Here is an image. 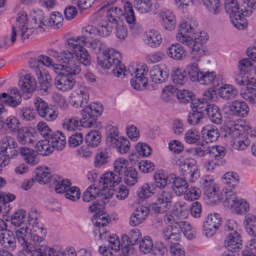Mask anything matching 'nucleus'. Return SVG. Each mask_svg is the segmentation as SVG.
<instances>
[{
  "mask_svg": "<svg viewBox=\"0 0 256 256\" xmlns=\"http://www.w3.org/2000/svg\"><path fill=\"white\" fill-rule=\"evenodd\" d=\"M31 26H30L26 12H22L18 14L16 26H12L9 38L12 44L15 42L17 33L21 40H24L28 38L36 29L42 28L43 26L46 25V20L44 14L41 10H34L31 15Z\"/></svg>",
  "mask_w": 256,
  "mask_h": 256,
  "instance_id": "1",
  "label": "nucleus"
},
{
  "mask_svg": "<svg viewBox=\"0 0 256 256\" xmlns=\"http://www.w3.org/2000/svg\"><path fill=\"white\" fill-rule=\"evenodd\" d=\"M120 54L113 48L104 50L102 57L97 58L98 64L104 68L111 69L113 74L122 78L127 76L128 72L122 64Z\"/></svg>",
  "mask_w": 256,
  "mask_h": 256,
  "instance_id": "2",
  "label": "nucleus"
},
{
  "mask_svg": "<svg viewBox=\"0 0 256 256\" xmlns=\"http://www.w3.org/2000/svg\"><path fill=\"white\" fill-rule=\"evenodd\" d=\"M225 9L230 16V21L234 26L238 30H243L246 27V22L244 16L251 15L252 11L245 8V6H240L236 0H224Z\"/></svg>",
  "mask_w": 256,
  "mask_h": 256,
  "instance_id": "3",
  "label": "nucleus"
},
{
  "mask_svg": "<svg viewBox=\"0 0 256 256\" xmlns=\"http://www.w3.org/2000/svg\"><path fill=\"white\" fill-rule=\"evenodd\" d=\"M208 40V35L204 31L194 34V38L190 37L185 38L182 35L178 36V41L192 49V58L196 62L200 61V56L204 52V44Z\"/></svg>",
  "mask_w": 256,
  "mask_h": 256,
  "instance_id": "4",
  "label": "nucleus"
},
{
  "mask_svg": "<svg viewBox=\"0 0 256 256\" xmlns=\"http://www.w3.org/2000/svg\"><path fill=\"white\" fill-rule=\"evenodd\" d=\"M164 220L167 225L162 230L164 240L170 244L178 242L180 240L182 234L178 225L174 224L177 222V216L174 214H166L164 216Z\"/></svg>",
  "mask_w": 256,
  "mask_h": 256,
  "instance_id": "5",
  "label": "nucleus"
},
{
  "mask_svg": "<svg viewBox=\"0 0 256 256\" xmlns=\"http://www.w3.org/2000/svg\"><path fill=\"white\" fill-rule=\"evenodd\" d=\"M174 197L171 188L162 190L156 195V201L151 204L152 210L156 213H164L169 210Z\"/></svg>",
  "mask_w": 256,
  "mask_h": 256,
  "instance_id": "6",
  "label": "nucleus"
},
{
  "mask_svg": "<svg viewBox=\"0 0 256 256\" xmlns=\"http://www.w3.org/2000/svg\"><path fill=\"white\" fill-rule=\"evenodd\" d=\"M46 248L45 238L30 236V242L22 250L26 256H45Z\"/></svg>",
  "mask_w": 256,
  "mask_h": 256,
  "instance_id": "7",
  "label": "nucleus"
},
{
  "mask_svg": "<svg viewBox=\"0 0 256 256\" xmlns=\"http://www.w3.org/2000/svg\"><path fill=\"white\" fill-rule=\"evenodd\" d=\"M38 133L44 138H47L54 149L62 150L66 146V136L60 130H53L52 129H38Z\"/></svg>",
  "mask_w": 256,
  "mask_h": 256,
  "instance_id": "8",
  "label": "nucleus"
},
{
  "mask_svg": "<svg viewBox=\"0 0 256 256\" xmlns=\"http://www.w3.org/2000/svg\"><path fill=\"white\" fill-rule=\"evenodd\" d=\"M222 136L232 140V148L238 150L246 149L250 144V140L240 129H223Z\"/></svg>",
  "mask_w": 256,
  "mask_h": 256,
  "instance_id": "9",
  "label": "nucleus"
},
{
  "mask_svg": "<svg viewBox=\"0 0 256 256\" xmlns=\"http://www.w3.org/2000/svg\"><path fill=\"white\" fill-rule=\"evenodd\" d=\"M200 183L205 196L211 203L216 204L220 201L221 198L220 192L212 176H208L203 177Z\"/></svg>",
  "mask_w": 256,
  "mask_h": 256,
  "instance_id": "10",
  "label": "nucleus"
},
{
  "mask_svg": "<svg viewBox=\"0 0 256 256\" xmlns=\"http://www.w3.org/2000/svg\"><path fill=\"white\" fill-rule=\"evenodd\" d=\"M103 112L102 106L100 103L94 102L89 104L82 110V114L84 117V120H93L92 128H98L102 126V122L98 121L96 118L101 115Z\"/></svg>",
  "mask_w": 256,
  "mask_h": 256,
  "instance_id": "11",
  "label": "nucleus"
},
{
  "mask_svg": "<svg viewBox=\"0 0 256 256\" xmlns=\"http://www.w3.org/2000/svg\"><path fill=\"white\" fill-rule=\"evenodd\" d=\"M40 214L36 210H32L28 213V224L32 226V230H30V236L45 238L46 230L45 227L40 224Z\"/></svg>",
  "mask_w": 256,
  "mask_h": 256,
  "instance_id": "12",
  "label": "nucleus"
},
{
  "mask_svg": "<svg viewBox=\"0 0 256 256\" xmlns=\"http://www.w3.org/2000/svg\"><path fill=\"white\" fill-rule=\"evenodd\" d=\"M68 45L74 52L77 53L78 62L84 66H88L91 64V58L87 50L78 41L72 38L67 40Z\"/></svg>",
  "mask_w": 256,
  "mask_h": 256,
  "instance_id": "13",
  "label": "nucleus"
},
{
  "mask_svg": "<svg viewBox=\"0 0 256 256\" xmlns=\"http://www.w3.org/2000/svg\"><path fill=\"white\" fill-rule=\"evenodd\" d=\"M89 94L86 88L80 86L69 97V102L75 108L84 107L88 102Z\"/></svg>",
  "mask_w": 256,
  "mask_h": 256,
  "instance_id": "14",
  "label": "nucleus"
},
{
  "mask_svg": "<svg viewBox=\"0 0 256 256\" xmlns=\"http://www.w3.org/2000/svg\"><path fill=\"white\" fill-rule=\"evenodd\" d=\"M222 218L217 213L208 215L204 222L203 230L207 237L212 236L221 225Z\"/></svg>",
  "mask_w": 256,
  "mask_h": 256,
  "instance_id": "15",
  "label": "nucleus"
},
{
  "mask_svg": "<svg viewBox=\"0 0 256 256\" xmlns=\"http://www.w3.org/2000/svg\"><path fill=\"white\" fill-rule=\"evenodd\" d=\"M35 108L38 114L46 120L50 121L55 120L58 116L56 110L48 106L47 103L40 98H36L34 102Z\"/></svg>",
  "mask_w": 256,
  "mask_h": 256,
  "instance_id": "16",
  "label": "nucleus"
},
{
  "mask_svg": "<svg viewBox=\"0 0 256 256\" xmlns=\"http://www.w3.org/2000/svg\"><path fill=\"white\" fill-rule=\"evenodd\" d=\"M16 142L10 136H4L0 140V152L9 158H14L18 154Z\"/></svg>",
  "mask_w": 256,
  "mask_h": 256,
  "instance_id": "17",
  "label": "nucleus"
},
{
  "mask_svg": "<svg viewBox=\"0 0 256 256\" xmlns=\"http://www.w3.org/2000/svg\"><path fill=\"white\" fill-rule=\"evenodd\" d=\"M54 84L57 90L66 92L73 88L75 84V80L70 74L62 73L55 78Z\"/></svg>",
  "mask_w": 256,
  "mask_h": 256,
  "instance_id": "18",
  "label": "nucleus"
},
{
  "mask_svg": "<svg viewBox=\"0 0 256 256\" xmlns=\"http://www.w3.org/2000/svg\"><path fill=\"white\" fill-rule=\"evenodd\" d=\"M0 102L14 108L20 104L22 98L18 90L12 88L8 93L3 92L0 94Z\"/></svg>",
  "mask_w": 256,
  "mask_h": 256,
  "instance_id": "19",
  "label": "nucleus"
},
{
  "mask_svg": "<svg viewBox=\"0 0 256 256\" xmlns=\"http://www.w3.org/2000/svg\"><path fill=\"white\" fill-rule=\"evenodd\" d=\"M74 38L96 54L100 53L106 48L104 44L97 38L90 40L86 36H79Z\"/></svg>",
  "mask_w": 256,
  "mask_h": 256,
  "instance_id": "20",
  "label": "nucleus"
},
{
  "mask_svg": "<svg viewBox=\"0 0 256 256\" xmlns=\"http://www.w3.org/2000/svg\"><path fill=\"white\" fill-rule=\"evenodd\" d=\"M93 120H84V117L80 119L78 116L68 117L64 120L62 126L64 128H76L80 126L84 128H90Z\"/></svg>",
  "mask_w": 256,
  "mask_h": 256,
  "instance_id": "21",
  "label": "nucleus"
},
{
  "mask_svg": "<svg viewBox=\"0 0 256 256\" xmlns=\"http://www.w3.org/2000/svg\"><path fill=\"white\" fill-rule=\"evenodd\" d=\"M242 242L239 232H228L224 240V246L228 251L236 252L240 248Z\"/></svg>",
  "mask_w": 256,
  "mask_h": 256,
  "instance_id": "22",
  "label": "nucleus"
},
{
  "mask_svg": "<svg viewBox=\"0 0 256 256\" xmlns=\"http://www.w3.org/2000/svg\"><path fill=\"white\" fill-rule=\"evenodd\" d=\"M124 8L128 14L126 17V21L129 24V27L133 34H137L142 30L141 26L136 22V18L132 8V6L129 2H124Z\"/></svg>",
  "mask_w": 256,
  "mask_h": 256,
  "instance_id": "23",
  "label": "nucleus"
},
{
  "mask_svg": "<svg viewBox=\"0 0 256 256\" xmlns=\"http://www.w3.org/2000/svg\"><path fill=\"white\" fill-rule=\"evenodd\" d=\"M18 154H20L24 161L30 166H36L40 162V158L38 154L33 149L26 146H22L18 150Z\"/></svg>",
  "mask_w": 256,
  "mask_h": 256,
  "instance_id": "24",
  "label": "nucleus"
},
{
  "mask_svg": "<svg viewBox=\"0 0 256 256\" xmlns=\"http://www.w3.org/2000/svg\"><path fill=\"white\" fill-rule=\"evenodd\" d=\"M122 178L114 172H106L100 177L99 182L102 184L103 188H108L118 185Z\"/></svg>",
  "mask_w": 256,
  "mask_h": 256,
  "instance_id": "25",
  "label": "nucleus"
},
{
  "mask_svg": "<svg viewBox=\"0 0 256 256\" xmlns=\"http://www.w3.org/2000/svg\"><path fill=\"white\" fill-rule=\"evenodd\" d=\"M36 74L39 80V90L40 93L44 94L50 92L52 80L50 74L44 72H42L40 70H36Z\"/></svg>",
  "mask_w": 256,
  "mask_h": 256,
  "instance_id": "26",
  "label": "nucleus"
},
{
  "mask_svg": "<svg viewBox=\"0 0 256 256\" xmlns=\"http://www.w3.org/2000/svg\"><path fill=\"white\" fill-rule=\"evenodd\" d=\"M148 214V208L144 206L137 208L130 218L129 224L131 226H136L142 223Z\"/></svg>",
  "mask_w": 256,
  "mask_h": 256,
  "instance_id": "27",
  "label": "nucleus"
},
{
  "mask_svg": "<svg viewBox=\"0 0 256 256\" xmlns=\"http://www.w3.org/2000/svg\"><path fill=\"white\" fill-rule=\"evenodd\" d=\"M40 134L38 130L36 132H33L30 129H18L17 131V139L22 144H33L36 135Z\"/></svg>",
  "mask_w": 256,
  "mask_h": 256,
  "instance_id": "28",
  "label": "nucleus"
},
{
  "mask_svg": "<svg viewBox=\"0 0 256 256\" xmlns=\"http://www.w3.org/2000/svg\"><path fill=\"white\" fill-rule=\"evenodd\" d=\"M36 180L40 183L46 184L51 182L52 180L50 168L46 166H40L34 172Z\"/></svg>",
  "mask_w": 256,
  "mask_h": 256,
  "instance_id": "29",
  "label": "nucleus"
},
{
  "mask_svg": "<svg viewBox=\"0 0 256 256\" xmlns=\"http://www.w3.org/2000/svg\"><path fill=\"white\" fill-rule=\"evenodd\" d=\"M123 8V10L118 7L109 8L106 14V18L108 22L116 25L118 20L120 19L122 17H124L126 20V17L128 14L126 12L124 4Z\"/></svg>",
  "mask_w": 256,
  "mask_h": 256,
  "instance_id": "30",
  "label": "nucleus"
},
{
  "mask_svg": "<svg viewBox=\"0 0 256 256\" xmlns=\"http://www.w3.org/2000/svg\"><path fill=\"white\" fill-rule=\"evenodd\" d=\"M162 19V25L164 28L168 30L174 29L176 25L175 18L174 14L170 11H162L160 13Z\"/></svg>",
  "mask_w": 256,
  "mask_h": 256,
  "instance_id": "31",
  "label": "nucleus"
},
{
  "mask_svg": "<svg viewBox=\"0 0 256 256\" xmlns=\"http://www.w3.org/2000/svg\"><path fill=\"white\" fill-rule=\"evenodd\" d=\"M167 54L170 58L176 60H181L186 56L184 47L180 44H172L168 48Z\"/></svg>",
  "mask_w": 256,
  "mask_h": 256,
  "instance_id": "32",
  "label": "nucleus"
},
{
  "mask_svg": "<svg viewBox=\"0 0 256 256\" xmlns=\"http://www.w3.org/2000/svg\"><path fill=\"white\" fill-rule=\"evenodd\" d=\"M238 92L233 86L226 84L221 86L218 90L219 96L224 100H229L234 98Z\"/></svg>",
  "mask_w": 256,
  "mask_h": 256,
  "instance_id": "33",
  "label": "nucleus"
},
{
  "mask_svg": "<svg viewBox=\"0 0 256 256\" xmlns=\"http://www.w3.org/2000/svg\"><path fill=\"white\" fill-rule=\"evenodd\" d=\"M150 77L154 83H162L166 81L168 77V72L158 66H154L150 70Z\"/></svg>",
  "mask_w": 256,
  "mask_h": 256,
  "instance_id": "34",
  "label": "nucleus"
},
{
  "mask_svg": "<svg viewBox=\"0 0 256 256\" xmlns=\"http://www.w3.org/2000/svg\"><path fill=\"white\" fill-rule=\"evenodd\" d=\"M36 79L30 74H28L22 76L19 82L21 89L24 92H30L36 88Z\"/></svg>",
  "mask_w": 256,
  "mask_h": 256,
  "instance_id": "35",
  "label": "nucleus"
},
{
  "mask_svg": "<svg viewBox=\"0 0 256 256\" xmlns=\"http://www.w3.org/2000/svg\"><path fill=\"white\" fill-rule=\"evenodd\" d=\"M36 151L38 155L47 156L52 154L54 149L47 138L36 142L35 146Z\"/></svg>",
  "mask_w": 256,
  "mask_h": 256,
  "instance_id": "36",
  "label": "nucleus"
},
{
  "mask_svg": "<svg viewBox=\"0 0 256 256\" xmlns=\"http://www.w3.org/2000/svg\"><path fill=\"white\" fill-rule=\"evenodd\" d=\"M0 244L6 248L14 249L16 246V238L12 231L6 230L1 232Z\"/></svg>",
  "mask_w": 256,
  "mask_h": 256,
  "instance_id": "37",
  "label": "nucleus"
},
{
  "mask_svg": "<svg viewBox=\"0 0 256 256\" xmlns=\"http://www.w3.org/2000/svg\"><path fill=\"white\" fill-rule=\"evenodd\" d=\"M206 114L212 123L216 124H220L222 120V116L218 106L214 104H209L208 106L204 108Z\"/></svg>",
  "mask_w": 256,
  "mask_h": 256,
  "instance_id": "38",
  "label": "nucleus"
},
{
  "mask_svg": "<svg viewBox=\"0 0 256 256\" xmlns=\"http://www.w3.org/2000/svg\"><path fill=\"white\" fill-rule=\"evenodd\" d=\"M188 186V184L184 178L176 176L172 182V190L178 196L184 194L186 192Z\"/></svg>",
  "mask_w": 256,
  "mask_h": 256,
  "instance_id": "39",
  "label": "nucleus"
},
{
  "mask_svg": "<svg viewBox=\"0 0 256 256\" xmlns=\"http://www.w3.org/2000/svg\"><path fill=\"white\" fill-rule=\"evenodd\" d=\"M102 135L96 130H93L88 132L85 136L86 144L90 147L97 146L101 142Z\"/></svg>",
  "mask_w": 256,
  "mask_h": 256,
  "instance_id": "40",
  "label": "nucleus"
},
{
  "mask_svg": "<svg viewBox=\"0 0 256 256\" xmlns=\"http://www.w3.org/2000/svg\"><path fill=\"white\" fill-rule=\"evenodd\" d=\"M231 110L236 115L240 116H247L249 112V108L246 104L244 101L238 100L232 102Z\"/></svg>",
  "mask_w": 256,
  "mask_h": 256,
  "instance_id": "41",
  "label": "nucleus"
},
{
  "mask_svg": "<svg viewBox=\"0 0 256 256\" xmlns=\"http://www.w3.org/2000/svg\"><path fill=\"white\" fill-rule=\"evenodd\" d=\"M154 180L156 186L161 190H164L168 184V176L165 171L158 170L155 172Z\"/></svg>",
  "mask_w": 256,
  "mask_h": 256,
  "instance_id": "42",
  "label": "nucleus"
},
{
  "mask_svg": "<svg viewBox=\"0 0 256 256\" xmlns=\"http://www.w3.org/2000/svg\"><path fill=\"white\" fill-rule=\"evenodd\" d=\"M196 62H191L186 68L185 71L189 79L193 82H198L200 71L198 68V64Z\"/></svg>",
  "mask_w": 256,
  "mask_h": 256,
  "instance_id": "43",
  "label": "nucleus"
},
{
  "mask_svg": "<svg viewBox=\"0 0 256 256\" xmlns=\"http://www.w3.org/2000/svg\"><path fill=\"white\" fill-rule=\"evenodd\" d=\"M174 224L178 225L180 232H182L188 239L192 240L194 238L195 231L189 222L181 221L177 217V222H175Z\"/></svg>",
  "mask_w": 256,
  "mask_h": 256,
  "instance_id": "44",
  "label": "nucleus"
},
{
  "mask_svg": "<svg viewBox=\"0 0 256 256\" xmlns=\"http://www.w3.org/2000/svg\"><path fill=\"white\" fill-rule=\"evenodd\" d=\"M207 10L214 15L218 14L222 10L220 0H202Z\"/></svg>",
  "mask_w": 256,
  "mask_h": 256,
  "instance_id": "45",
  "label": "nucleus"
},
{
  "mask_svg": "<svg viewBox=\"0 0 256 256\" xmlns=\"http://www.w3.org/2000/svg\"><path fill=\"white\" fill-rule=\"evenodd\" d=\"M111 153L110 149L109 148L102 150L96 156L94 162V166L96 168H100L108 162Z\"/></svg>",
  "mask_w": 256,
  "mask_h": 256,
  "instance_id": "46",
  "label": "nucleus"
},
{
  "mask_svg": "<svg viewBox=\"0 0 256 256\" xmlns=\"http://www.w3.org/2000/svg\"><path fill=\"white\" fill-rule=\"evenodd\" d=\"M162 37L159 32L154 30H150L146 34L145 42L146 44L150 47H156L162 42Z\"/></svg>",
  "mask_w": 256,
  "mask_h": 256,
  "instance_id": "47",
  "label": "nucleus"
},
{
  "mask_svg": "<svg viewBox=\"0 0 256 256\" xmlns=\"http://www.w3.org/2000/svg\"><path fill=\"white\" fill-rule=\"evenodd\" d=\"M197 25V22L194 20H190L189 22H182L180 26L179 32L176 36L177 40H178V36L180 35H182L185 38H190L184 34L192 32L196 28Z\"/></svg>",
  "mask_w": 256,
  "mask_h": 256,
  "instance_id": "48",
  "label": "nucleus"
},
{
  "mask_svg": "<svg viewBox=\"0 0 256 256\" xmlns=\"http://www.w3.org/2000/svg\"><path fill=\"white\" fill-rule=\"evenodd\" d=\"M130 142L128 140L124 137L120 136L119 140L114 145L112 148L116 149V151L121 154H126L130 148Z\"/></svg>",
  "mask_w": 256,
  "mask_h": 256,
  "instance_id": "49",
  "label": "nucleus"
},
{
  "mask_svg": "<svg viewBox=\"0 0 256 256\" xmlns=\"http://www.w3.org/2000/svg\"><path fill=\"white\" fill-rule=\"evenodd\" d=\"M153 242L148 236H146L139 242V250L140 254H146L152 251Z\"/></svg>",
  "mask_w": 256,
  "mask_h": 256,
  "instance_id": "50",
  "label": "nucleus"
},
{
  "mask_svg": "<svg viewBox=\"0 0 256 256\" xmlns=\"http://www.w3.org/2000/svg\"><path fill=\"white\" fill-rule=\"evenodd\" d=\"M156 188L152 184H144L138 190V196L141 198L150 196L155 192Z\"/></svg>",
  "mask_w": 256,
  "mask_h": 256,
  "instance_id": "51",
  "label": "nucleus"
},
{
  "mask_svg": "<svg viewBox=\"0 0 256 256\" xmlns=\"http://www.w3.org/2000/svg\"><path fill=\"white\" fill-rule=\"evenodd\" d=\"M201 132L203 140L206 143L216 141L220 136L218 129H202Z\"/></svg>",
  "mask_w": 256,
  "mask_h": 256,
  "instance_id": "52",
  "label": "nucleus"
},
{
  "mask_svg": "<svg viewBox=\"0 0 256 256\" xmlns=\"http://www.w3.org/2000/svg\"><path fill=\"white\" fill-rule=\"evenodd\" d=\"M26 213L20 210L16 212L11 217L12 224L16 227L20 226L26 220Z\"/></svg>",
  "mask_w": 256,
  "mask_h": 256,
  "instance_id": "53",
  "label": "nucleus"
},
{
  "mask_svg": "<svg viewBox=\"0 0 256 256\" xmlns=\"http://www.w3.org/2000/svg\"><path fill=\"white\" fill-rule=\"evenodd\" d=\"M124 180L128 186H132L137 182V172L132 167H130L124 174Z\"/></svg>",
  "mask_w": 256,
  "mask_h": 256,
  "instance_id": "54",
  "label": "nucleus"
},
{
  "mask_svg": "<svg viewBox=\"0 0 256 256\" xmlns=\"http://www.w3.org/2000/svg\"><path fill=\"white\" fill-rule=\"evenodd\" d=\"M127 164L128 161L124 158H120L114 162V172L122 178L124 174L128 170Z\"/></svg>",
  "mask_w": 256,
  "mask_h": 256,
  "instance_id": "55",
  "label": "nucleus"
},
{
  "mask_svg": "<svg viewBox=\"0 0 256 256\" xmlns=\"http://www.w3.org/2000/svg\"><path fill=\"white\" fill-rule=\"evenodd\" d=\"M16 196L12 194L0 192V213L3 206H5L6 211H8L10 209L9 202L14 200Z\"/></svg>",
  "mask_w": 256,
  "mask_h": 256,
  "instance_id": "56",
  "label": "nucleus"
},
{
  "mask_svg": "<svg viewBox=\"0 0 256 256\" xmlns=\"http://www.w3.org/2000/svg\"><path fill=\"white\" fill-rule=\"evenodd\" d=\"M151 2V0L134 1V8L140 13H149L150 10Z\"/></svg>",
  "mask_w": 256,
  "mask_h": 256,
  "instance_id": "57",
  "label": "nucleus"
},
{
  "mask_svg": "<svg viewBox=\"0 0 256 256\" xmlns=\"http://www.w3.org/2000/svg\"><path fill=\"white\" fill-rule=\"evenodd\" d=\"M119 134L117 129H108L106 132V144L112 147L119 140Z\"/></svg>",
  "mask_w": 256,
  "mask_h": 256,
  "instance_id": "58",
  "label": "nucleus"
},
{
  "mask_svg": "<svg viewBox=\"0 0 256 256\" xmlns=\"http://www.w3.org/2000/svg\"><path fill=\"white\" fill-rule=\"evenodd\" d=\"M224 183L228 184L230 186L234 188L239 182L238 176L236 173L228 172L222 176Z\"/></svg>",
  "mask_w": 256,
  "mask_h": 256,
  "instance_id": "59",
  "label": "nucleus"
},
{
  "mask_svg": "<svg viewBox=\"0 0 256 256\" xmlns=\"http://www.w3.org/2000/svg\"><path fill=\"white\" fill-rule=\"evenodd\" d=\"M226 200L224 202V206L230 208H234L238 204L240 200L238 199L236 193L232 191H228L226 193Z\"/></svg>",
  "mask_w": 256,
  "mask_h": 256,
  "instance_id": "60",
  "label": "nucleus"
},
{
  "mask_svg": "<svg viewBox=\"0 0 256 256\" xmlns=\"http://www.w3.org/2000/svg\"><path fill=\"white\" fill-rule=\"evenodd\" d=\"M216 74L214 72H204L200 74L198 82L202 84H208L212 82L216 77Z\"/></svg>",
  "mask_w": 256,
  "mask_h": 256,
  "instance_id": "61",
  "label": "nucleus"
},
{
  "mask_svg": "<svg viewBox=\"0 0 256 256\" xmlns=\"http://www.w3.org/2000/svg\"><path fill=\"white\" fill-rule=\"evenodd\" d=\"M186 72L182 69L176 70L172 74V78L174 83L180 86L185 83L186 80Z\"/></svg>",
  "mask_w": 256,
  "mask_h": 256,
  "instance_id": "62",
  "label": "nucleus"
},
{
  "mask_svg": "<svg viewBox=\"0 0 256 256\" xmlns=\"http://www.w3.org/2000/svg\"><path fill=\"white\" fill-rule=\"evenodd\" d=\"M200 139V132L196 129H190L184 134L185 141L188 144H196Z\"/></svg>",
  "mask_w": 256,
  "mask_h": 256,
  "instance_id": "63",
  "label": "nucleus"
},
{
  "mask_svg": "<svg viewBox=\"0 0 256 256\" xmlns=\"http://www.w3.org/2000/svg\"><path fill=\"white\" fill-rule=\"evenodd\" d=\"M242 252V256H256V238H251Z\"/></svg>",
  "mask_w": 256,
  "mask_h": 256,
  "instance_id": "64",
  "label": "nucleus"
}]
</instances>
